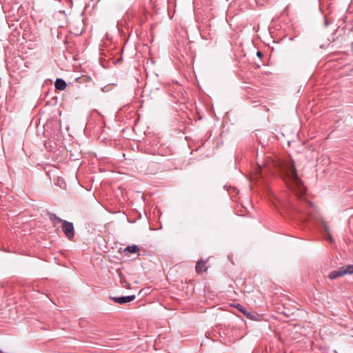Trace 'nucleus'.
I'll use <instances>...</instances> for the list:
<instances>
[{
  "label": "nucleus",
  "instance_id": "1",
  "mask_svg": "<svg viewBox=\"0 0 353 353\" xmlns=\"http://www.w3.org/2000/svg\"><path fill=\"white\" fill-rule=\"evenodd\" d=\"M257 172H261L262 168H267L268 172L270 173L272 172L273 168L279 170L281 176L285 181L287 186L296 194L299 199V204L296 207L297 212L302 214L311 215L314 212L315 208L314 204L304 197L306 192L305 187L298 176L294 163L291 159H278L274 161L269 158L265 161L261 163L257 161Z\"/></svg>",
  "mask_w": 353,
  "mask_h": 353
},
{
  "label": "nucleus",
  "instance_id": "2",
  "mask_svg": "<svg viewBox=\"0 0 353 353\" xmlns=\"http://www.w3.org/2000/svg\"><path fill=\"white\" fill-rule=\"evenodd\" d=\"M352 274H353V265H347L339 267L337 270L332 271L329 274L328 278L335 279L339 276Z\"/></svg>",
  "mask_w": 353,
  "mask_h": 353
},
{
  "label": "nucleus",
  "instance_id": "3",
  "mask_svg": "<svg viewBox=\"0 0 353 353\" xmlns=\"http://www.w3.org/2000/svg\"><path fill=\"white\" fill-rule=\"evenodd\" d=\"M62 230L66 237L71 239L74 236V230L73 223L64 220L62 223Z\"/></svg>",
  "mask_w": 353,
  "mask_h": 353
},
{
  "label": "nucleus",
  "instance_id": "4",
  "mask_svg": "<svg viewBox=\"0 0 353 353\" xmlns=\"http://www.w3.org/2000/svg\"><path fill=\"white\" fill-rule=\"evenodd\" d=\"M111 299L115 303L123 304L134 301L135 299V296L130 295L125 296L112 297Z\"/></svg>",
  "mask_w": 353,
  "mask_h": 353
},
{
  "label": "nucleus",
  "instance_id": "5",
  "mask_svg": "<svg viewBox=\"0 0 353 353\" xmlns=\"http://www.w3.org/2000/svg\"><path fill=\"white\" fill-rule=\"evenodd\" d=\"M195 270L199 274L205 272L208 270L207 261L204 260L198 261L195 266Z\"/></svg>",
  "mask_w": 353,
  "mask_h": 353
},
{
  "label": "nucleus",
  "instance_id": "6",
  "mask_svg": "<svg viewBox=\"0 0 353 353\" xmlns=\"http://www.w3.org/2000/svg\"><path fill=\"white\" fill-rule=\"evenodd\" d=\"M48 216L49 219L52 221V223L54 224V226H56L59 223H62L64 220L61 219V218L58 217L55 214H53L52 212H48Z\"/></svg>",
  "mask_w": 353,
  "mask_h": 353
},
{
  "label": "nucleus",
  "instance_id": "7",
  "mask_svg": "<svg viewBox=\"0 0 353 353\" xmlns=\"http://www.w3.org/2000/svg\"><path fill=\"white\" fill-rule=\"evenodd\" d=\"M54 86L57 90H63L66 88L67 84L62 79H57L55 81Z\"/></svg>",
  "mask_w": 353,
  "mask_h": 353
},
{
  "label": "nucleus",
  "instance_id": "8",
  "mask_svg": "<svg viewBox=\"0 0 353 353\" xmlns=\"http://www.w3.org/2000/svg\"><path fill=\"white\" fill-rule=\"evenodd\" d=\"M234 307L239 311H240L241 313H243L245 316H247L250 319L253 318V314L251 312H248L243 305H241L240 304H236Z\"/></svg>",
  "mask_w": 353,
  "mask_h": 353
},
{
  "label": "nucleus",
  "instance_id": "9",
  "mask_svg": "<svg viewBox=\"0 0 353 353\" xmlns=\"http://www.w3.org/2000/svg\"><path fill=\"white\" fill-rule=\"evenodd\" d=\"M139 246L136 245H128L127 248H125L124 249V252H128L130 253H132V254H135V253H137L139 251Z\"/></svg>",
  "mask_w": 353,
  "mask_h": 353
},
{
  "label": "nucleus",
  "instance_id": "10",
  "mask_svg": "<svg viewBox=\"0 0 353 353\" xmlns=\"http://www.w3.org/2000/svg\"><path fill=\"white\" fill-rule=\"evenodd\" d=\"M256 55H257L258 57H261L263 56V54H262V52H260V51H257V52H256Z\"/></svg>",
  "mask_w": 353,
  "mask_h": 353
},
{
  "label": "nucleus",
  "instance_id": "11",
  "mask_svg": "<svg viewBox=\"0 0 353 353\" xmlns=\"http://www.w3.org/2000/svg\"><path fill=\"white\" fill-rule=\"evenodd\" d=\"M0 353H3V352L0 350Z\"/></svg>",
  "mask_w": 353,
  "mask_h": 353
},
{
  "label": "nucleus",
  "instance_id": "12",
  "mask_svg": "<svg viewBox=\"0 0 353 353\" xmlns=\"http://www.w3.org/2000/svg\"><path fill=\"white\" fill-rule=\"evenodd\" d=\"M352 29H353V26H352Z\"/></svg>",
  "mask_w": 353,
  "mask_h": 353
}]
</instances>
